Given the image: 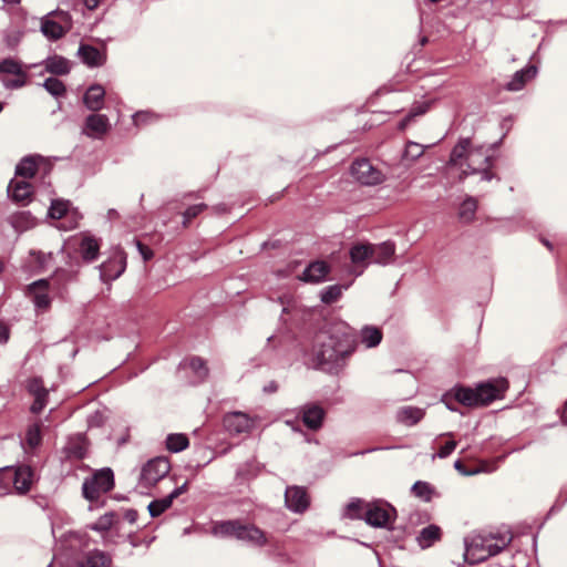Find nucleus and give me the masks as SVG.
<instances>
[{
    "mask_svg": "<svg viewBox=\"0 0 567 567\" xmlns=\"http://www.w3.org/2000/svg\"><path fill=\"white\" fill-rule=\"evenodd\" d=\"M353 329L344 322L330 324L316 337L315 355L320 365L343 362L357 349Z\"/></svg>",
    "mask_w": 567,
    "mask_h": 567,
    "instance_id": "f257e3e1",
    "label": "nucleus"
},
{
    "mask_svg": "<svg viewBox=\"0 0 567 567\" xmlns=\"http://www.w3.org/2000/svg\"><path fill=\"white\" fill-rule=\"evenodd\" d=\"M507 388L508 382L504 378L482 382L475 389L458 385L449 391L443 401L452 411H456L452 405L453 401L468 408L483 406L502 398Z\"/></svg>",
    "mask_w": 567,
    "mask_h": 567,
    "instance_id": "f03ea898",
    "label": "nucleus"
},
{
    "mask_svg": "<svg viewBox=\"0 0 567 567\" xmlns=\"http://www.w3.org/2000/svg\"><path fill=\"white\" fill-rule=\"evenodd\" d=\"M449 164L452 166H463L467 169L460 174V181H464L468 174H482V179L489 182L496 177L492 171L493 158L487 154L483 146L473 147L470 138L461 140L452 150Z\"/></svg>",
    "mask_w": 567,
    "mask_h": 567,
    "instance_id": "7ed1b4c3",
    "label": "nucleus"
},
{
    "mask_svg": "<svg viewBox=\"0 0 567 567\" xmlns=\"http://www.w3.org/2000/svg\"><path fill=\"white\" fill-rule=\"evenodd\" d=\"M213 534L221 537H235L258 547L267 544L264 530L254 524H245L239 519L216 523L213 527Z\"/></svg>",
    "mask_w": 567,
    "mask_h": 567,
    "instance_id": "20e7f679",
    "label": "nucleus"
},
{
    "mask_svg": "<svg viewBox=\"0 0 567 567\" xmlns=\"http://www.w3.org/2000/svg\"><path fill=\"white\" fill-rule=\"evenodd\" d=\"M113 487V471L109 467H105L95 471L92 477L84 481L82 493L85 499L94 502L97 501L102 494L110 492Z\"/></svg>",
    "mask_w": 567,
    "mask_h": 567,
    "instance_id": "39448f33",
    "label": "nucleus"
},
{
    "mask_svg": "<svg viewBox=\"0 0 567 567\" xmlns=\"http://www.w3.org/2000/svg\"><path fill=\"white\" fill-rule=\"evenodd\" d=\"M33 470L28 465L0 470V485L13 484L18 494H27L33 482Z\"/></svg>",
    "mask_w": 567,
    "mask_h": 567,
    "instance_id": "423d86ee",
    "label": "nucleus"
},
{
    "mask_svg": "<svg viewBox=\"0 0 567 567\" xmlns=\"http://www.w3.org/2000/svg\"><path fill=\"white\" fill-rule=\"evenodd\" d=\"M171 471V464L167 457H155L150 460L141 472V484L145 487H152Z\"/></svg>",
    "mask_w": 567,
    "mask_h": 567,
    "instance_id": "0eeeda50",
    "label": "nucleus"
},
{
    "mask_svg": "<svg viewBox=\"0 0 567 567\" xmlns=\"http://www.w3.org/2000/svg\"><path fill=\"white\" fill-rule=\"evenodd\" d=\"M395 515V508L388 503H373L367 507L364 520L370 526L385 528L393 523Z\"/></svg>",
    "mask_w": 567,
    "mask_h": 567,
    "instance_id": "6e6552de",
    "label": "nucleus"
},
{
    "mask_svg": "<svg viewBox=\"0 0 567 567\" xmlns=\"http://www.w3.org/2000/svg\"><path fill=\"white\" fill-rule=\"evenodd\" d=\"M351 175L362 185H378L384 181V174L367 158L357 159L352 163Z\"/></svg>",
    "mask_w": 567,
    "mask_h": 567,
    "instance_id": "1a4fd4ad",
    "label": "nucleus"
},
{
    "mask_svg": "<svg viewBox=\"0 0 567 567\" xmlns=\"http://www.w3.org/2000/svg\"><path fill=\"white\" fill-rule=\"evenodd\" d=\"M223 425L230 434L238 435L250 433L256 426V421L246 413L231 412L224 416Z\"/></svg>",
    "mask_w": 567,
    "mask_h": 567,
    "instance_id": "9d476101",
    "label": "nucleus"
},
{
    "mask_svg": "<svg viewBox=\"0 0 567 567\" xmlns=\"http://www.w3.org/2000/svg\"><path fill=\"white\" fill-rule=\"evenodd\" d=\"M298 415L307 429L318 431L326 419V410L319 403L312 402L302 405Z\"/></svg>",
    "mask_w": 567,
    "mask_h": 567,
    "instance_id": "9b49d317",
    "label": "nucleus"
},
{
    "mask_svg": "<svg viewBox=\"0 0 567 567\" xmlns=\"http://www.w3.org/2000/svg\"><path fill=\"white\" fill-rule=\"evenodd\" d=\"M0 73L16 76L12 80L2 79L6 87L18 89L25 84L27 73L23 71L21 62L16 59L7 58L0 61Z\"/></svg>",
    "mask_w": 567,
    "mask_h": 567,
    "instance_id": "f8f14e48",
    "label": "nucleus"
},
{
    "mask_svg": "<svg viewBox=\"0 0 567 567\" xmlns=\"http://www.w3.org/2000/svg\"><path fill=\"white\" fill-rule=\"evenodd\" d=\"M27 389L30 395L34 398L30 411L34 414H39L48 403L49 391L40 378L30 379L28 381Z\"/></svg>",
    "mask_w": 567,
    "mask_h": 567,
    "instance_id": "ddd939ff",
    "label": "nucleus"
},
{
    "mask_svg": "<svg viewBox=\"0 0 567 567\" xmlns=\"http://www.w3.org/2000/svg\"><path fill=\"white\" fill-rule=\"evenodd\" d=\"M188 491V482H185L182 486L176 487L169 495L164 498L154 499L148 504V512L152 517H158L165 511H167L174 499L178 498L182 494Z\"/></svg>",
    "mask_w": 567,
    "mask_h": 567,
    "instance_id": "4468645a",
    "label": "nucleus"
},
{
    "mask_svg": "<svg viewBox=\"0 0 567 567\" xmlns=\"http://www.w3.org/2000/svg\"><path fill=\"white\" fill-rule=\"evenodd\" d=\"M110 127L106 115L91 114L85 120L83 132L90 137L101 138L109 132Z\"/></svg>",
    "mask_w": 567,
    "mask_h": 567,
    "instance_id": "2eb2a0df",
    "label": "nucleus"
},
{
    "mask_svg": "<svg viewBox=\"0 0 567 567\" xmlns=\"http://www.w3.org/2000/svg\"><path fill=\"white\" fill-rule=\"evenodd\" d=\"M285 501L288 508L293 512H303L309 506V497L305 488L290 486L286 489Z\"/></svg>",
    "mask_w": 567,
    "mask_h": 567,
    "instance_id": "dca6fc26",
    "label": "nucleus"
},
{
    "mask_svg": "<svg viewBox=\"0 0 567 567\" xmlns=\"http://www.w3.org/2000/svg\"><path fill=\"white\" fill-rule=\"evenodd\" d=\"M111 563L110 555L99 549L86 551L76 559L78 567H110Z\"/></svg>",
    "mask_w": 567,
    "mask_h": 567,
    "instance_id": "f3484780",
    "label": "nucleus"
},
{
    "mask_svg": "<svg viewBox=\"0 0 567 567\" xmlns=\"http://www.w3.org/2000/svg\"><path fill=\"white\" fill-rule=\"evenodd\" d=\"M349 257L354 268L361 267V270L357 272V275H360L368 261H372V245L361 243L353 245L349 251Z\"/></svg>",
    "mask_w": 567,
    "mask_h": 567,
    "instance_id": "a211bd4d",
    "label": "nucleus"
},
{
    "mask_svg": "<svg viewBox=\"0 0 567 567\" xmlns=\"http://www.w3.org/2000/svg\"><path fill=\"white\" fill-rule=\"evenodd\" d=\"M8 193L14 203L27 205L32 195V186L25 181H11Z\"/></svg>",
    "mask_w": 567,
    "mask_h": 567,
    "instance_id": "6ab92c4d",
    "label": "nucleus"
},
{
    "mask_svg": "<svg viewBox=\"0 0 567 567\" xmlns=\"http://www.w3.org/2000/svg\"><path fill=\"white\" fill-rule=\"evenodd\" d=\"M126 264L123 258H111L100 267L101 279L106 282L118 278L125 270Z\"/></svg>",
    "mask_w": 567,
    "mask_h": 567,
    "instance_id": "aec40b11",
    "label": "nucleus"
},
{
    "mask_svg": "<svg viewBox=\"0 0 567 567\" xmlns=\"http://www.w3.org/2000/svg\"><path fill=\"white\" fill-rule=\"evenodd\" d=\"M49 281L40 279L29 286V293L32 296L33 301L38 308H49L51 300L48 296Z\"/></svg>",
    "mask_w": 567,
    "mask_h": 567,
    "instance_id": "412c9836",
    "label": "nucleus"
},
{
    "mask_svg": "<svg viewBox=\"0 0 567 567\" xmlns=\"http://www.w3.org/2000/svg\"><path fill=\"white\" fill-rule=\"evenodd\" d=\"M104 87L100 84H93L86 90L83 96V103L89 110L97 112L104 105Z\"/></svg>",
    "mask_w": 567,
    "mask_h": 567,
    "instance_id": "4be33fe9",
    "label": "nucleus"
},
{
    "mask_svg": "<svg viewBox=\"0 0 567 567\" xmlns=\"http://www.w3.org/2000/svg\"><path fill=\"white\" fill-rule=\"evenodd\" d=\"M329 272V266L324 261L311 262L305 270L302 280L307 282H319Z\"/></svg>",
    "mask_w": 567,
    "mask_h": 567,
    "instance_id": "5701e85b",
    "label": "nucleus"
},
{
    "mask_svg": "<svg viewBox=\"0 0 567 567\" xmlns=\"http://www.w3.org/2000/svg\"><path fill=\"white\" fill-rule=\"evenodd\" d=\"M536 74V68L530 65V66H527L526 69L524 70H520V71H517L512 81H509L506 85V89L508 91H519L522 90L526 82L529 81L530 79H533Z\"/></svg>",
    "mask_w": 567,
    "mask_h": 567,
    "instance_id": "b1692460",
    "label": "nucleus"
},
{
    "mask_svg": "<svg viewBox=\"0 0 567 567\" xmlns=\"http://www.w3.org/2000/svg\"><path fill=\"white\" fill-rule=\"evenodd\" d=\"M395 251L392 243L385 241L380 245H372V261L378 264H388Z\"/></svg>",
    "mask_w": 567,
    "mask_h": 567,
    "instance_id": "393cba45",
    "label": "nucleus"
},
{
    "mask_svg": "<svg viewBox=\"0 0 567 567\" xmlns=\"http://www.w3.org/2000/svg\"><path fill=\"white\" fill-rule=\"evenodd\" d=\"M424 416V411L414 406H404L398 411L396 419L400 423L411 426L420 422Z\"/></svg>",
    "mask_w": 567,
    "mask_h": 567,
    "instance_id": "a878e982",
    "label": "nucleus"
},
{
    "mask_svg": "<svg viewBox=\"0 0 567 567\" xmlns=\"http://www.w3.org/2000/svg\"><path fill=\"white\" fill-rule=\"evenodd\" d=\"M361 342L367 348H374L380 344L383 338L382 330L374 326H365L360 332Z\"/></svg>",
    "mask_w": 567,
    "mask_h": 567,
    "instance_id": "bb28decb",
    "label": "nucleus"
},
{
    "mask_svg": "<svg viewBox=\"0 0 567 567\" xmlns=\"http://www.w3.org/2000/svg\"><path fill=\"white\" fill-rule=\"evenodd\" d=\"M41 30L45 37L52 40H58L68 32L61 22H56L54 19L49 18L42 21Z\"/></svg>",
    "mask_w": 567,
    "mask_h": 567,
    "instance_id": "cd10ccee",
    "label": "nucleus"
},
{
    "mask_svg": "<svg viewBox=\"0 0 567 567\" xmlns=\"http://www.w3.org/2000/svg\"><path fill=\"white\" fill-rule=\"evenodd\" d=\"M80 55L84 63H86L90 66H99L103 64V55L94 47L82 44L79 49Z\"/></svg>",
    "mask_w": 567,
    "mask_h": 567,
    "instance_id": "c85d7f7f",
    "label": "nucleus"
},
{
    "mask_svg": "<svg viewBox=\"0 0 567 567\" xmlns=\"http://www.w3.org/2000/svg\"><path fill=\"white\" fill-rule=\"evenodd\" d=\"M441 528L436 525H430L423 528L417 537L420 546L422 548H427L432 546L435 542L441 539Z\"/></svg>",
    "mask_w": 567,
    "mask_h": 567,
    "instance_id": "c756f323",
    "label": "nucleus"
},
{
    "mask_svg": "<svg viewBox=\"0 0 567 567\" xmlns=\"http://www.w3.org/2000/svg\"><path fill=\"white\" fill-rule=\"evenodd\" d=\"M100 251V245L95 238L84 237L80 244V252L84 260L92 261L96 259Z\"/></svg>",
    "mask_w": 567,
    "mask_h": 567,
    "instance_id": "7c9ffc66",
    "label": "nucleus"
},
{
    "mask_svg": "<svg viewBox=\"0 0 567 567\" xmlns=\"http://www.w3.org/2000/svg\"><path fill=\"white\" fill-rule=\"evenodd\" d=\"M369 505L362 499L352 501L347 505L344 515L350 519H364V512Z\"/></svg>",
    "mask_w": 567,
    "mask_h": 567,
    "instance_id": "2f4dec72",
    "label": "nucleus"
},
{
    "mask_svg": "<svg viewBox=\"0 0 567 567\" xmlns=\"http://www.w3.org/2000/svg\"><path fill=\"white\" fill-rule=\"evenodd\" d=\"M38 172V165L32 157L23 158L16 168V175L32 178Z\"/></svg>",
    "mask_w": 567,
    "mask_h": 567,
    "instance_id": "473e14b6",
    "label": "nucleus"
},
{
    "mask_svg": "<svg viewBox=\"0 0 567 567\" xmlns=\"http://www.w3.org/2000/svg\"><path fill=\"white\" fill-rule=\"evenodd\" d=\"M477 209V200L473 197H467L460 207V218L465 221L470 223L474 219L475 213Z\"/></svg>",
    "mask_w": 567,
    "mask_h": 567,
    "instance_id": "72a5a7b5",
    "label": "nucleus"
},
{
    "mask_svg": "<svg viewBox=\"0 0 567 567\" xmlns=\"http://www.w3.org/2000/svg\"><path fill=\"white\" fill-rule=\"evenodd\" d=\"M189 445V440L185 434H169L166 440L167 450L171 452H181Z\"/></svg>",
    "mask_w": 567,
    "mask_h": 567,
    "instance_id": "f704fd0d",
    "label": "nucleus"
},
{
    "mask_svg": "<svg viewBox=\"0 0 567 567\" xmlns=\"http://www.w3.org/2000/svg\"><path fill=\"white\" fill-rule=\"evenodd\" d=\"M87 451V444L84 439H76L70 443L68 446V455L72 456L76 460H82L85 457Z\"/></svg>",
    "mask_w": 567,
    "mask_h": 567,
    "instance_id": "c9c22d12",
    "label": "nucleus"
},
{
    "mask_svg": "<svg viewBox=\"0 0 567 567\" xmlns=\"http://www.w3.org/2000/svg\"><path fill=\"white\" fill-rule=\"evenodd\" d=\"M47 70L56 75H64L70 72L68 60L63 58H53L48 61Z\"/></svg>",
    "mask_w": 567,
    "mask_h": 567,
    "instance_id": "e433bc0d",
    "label": "nucleus"
},
{
    "mask_svg": "<svg viewBox=\"0 0 567 567\" xmlns=\"http://www.w3.org/2000/svg\"><path fill=\"white\" fill-rule=\"evenodd\" d=\"M41 422H37L29 426L27 431V444L30 449L38 447L42 442V435H41Z\"/></svg>",
    "mask_w": 567,
    "mask_h": 567,
    "instance_id": "4c0bfd02",
    "label": "nucleus"
},
{
    "mask_svg": "<svg viewBox=\"0 0 567 567\" xmlns=\"http://www.w3.org/2000/svg\"><path fill=\"white\" fill-rule=\"evenodd\" d=\"M43 86L54 96H61L66 91L64 83L56 78H48L44 81Z\"/></svg>",
    "mask_w": 567,
    "mask_h": 567,
    "instance_id": "58836bf2",
    "label": "nucleus"
},
{
    "mask_svg": "<svg viewBox=\"0 0 567 567\" xmlns=\"http://www.w3.org/2000/svg\"><path fill=\"white\" fill-rule=\"evenodd\" d=\"M412 492L415 496H417L424 501H430L431 496L433 494V488L429 483L423 482V481H417L413 484Z\"/></svg>",
    "mask_w": 567,
    "mask_h": 567,
    "instance_id": "ea45409f",
    "label": "nucleus"
},
{
    "mask_svg": "<svg viewBox=\"0 0 567 567\" xmlns=\"http://www.w3.org/2000/svg\"><path fill=\"white\" fill-rule=\"evenodd\" d=\"M114 524V514L107 513L103 516H101L92 526L91 528L97 532H106L109 530Z\"/></svg>",
    "mask_w": 567,
    "mask_h": 567,
    "instance_id": "a19ab883",
    "label": "nucleus"
},
{
    "mask_svg": "<svg viewBox=\"0 0 567 567\" xmlns=\"http://www.w3.org/2000/svg\"><path fill=\"white\" fill-rule=\"evenodd\" d=\"M206 208H207L206 204H197V205H193V206L188 207L183 214L184 227H187L189 225V223L192 221V219L196 218Z\"/></svg>",
    "mask_w": 567,
    "mask_h": 567,
    "instance_id": "79ce46f5",
    "label": "nucleus"
},
{
    "mask_svg": "<svg viewBox=\"0 0 567 567\" xmlns=\"http://www.w3.org/2000/svg\"><path fill=\"white\" fill-rule=\"evenodd\" d=\"M68 203L63 200H53L49 215L53 219H61L68 213Z\"/></svg>",
    "mask_w": 567,
    "mask_h": 567,
    "instance_id": "37998d69",
    "label": "nucleus"
},
{
    "mask_svg": "<svg viewBox=\"0 0 567 567\" xmlns=\"http://www.w3.org/2000/svg\"><path fill=\"white\" fill-rule=\"evenodd\" d=\"M341 296V288L338 285L328 287L322 293H321V300L322 302L327 305H331L336 302Z\"/></svg>",
    "mask_w": 567,
    "mask_h": 567,
    "instance_id": "c03bdc74",
    "label": "nucleus"
},
{
    "mask_svg": "<svg viewBox=\"0 0 567 567\" xmlns=\"http://www.w3.org/2000/svg\"><path fill=\"white\" fill-rule=\"evenodd\" d=\"M189 367L194 372H196L202 378L208 374V368L206 367V362L199 357L192 358L189 360Z\"/></svg>",
    "mask_w": 567,
    "mask_h": 567,
    "instance_id": "a18cd8bd",
    "label": "nucleus"
},
{
    "mask_svg": "<svg viewBox=\"0 0 567 567\" xmlns=\"http://www.w3.org/2000/svg\"><path fill=\"white\" fill-rule=\"evenodd\" d=\"M157 120L155 114L150 112H137L133 116L134 124L136 126H143Z\"/></svg>",
    "mask_w": 567,
    "mask_h": 567,
    "instance_id": "49530a36",
    "label": "nucleus"
},
{
    "mask_svg": "<svg viewBox=\"0 0 567 567\" xmlns=\"http://www.w3.org/2000/svg\"><path fill=\"white\" fill-rule=\"evenodd\" d=\"M454 467H455V470H456L460 474H462V475H464V476L475 475V474H478V473H481V472H483V471H484V467H483V466H482V467H473V468H470V467H467V466L464 464V462H462L461 460L455 461V463H454Z\"/></svg>",
    "mask_w": 567,
    "mask_h": 567,
    "instance_id": "de8ad7c7",
    "label": "nucleus"
},
{
    "mask_svg": "<svg viewBox=\"0 0 567 567\" xmlns=\"http://www.w3.org/2000/svg\"><path fill=\"white\" fill-rule=\"evenodd\" d=\"M423 152L422 145L417 143H409L405 147L404 156L406 158L415 159L419 158Z\"/></svg>",
    "mask_w": 567,
    "mask_h": 567,
    "instance_id": "09e8293b",
    "label": "nucleus"
},
{
    "mask_svg": "<svg viewBox=\"0 0 567 567\" xmlns=\"http://www.w3.org/2000/svg\"><path fill=\"white\" fill-rule=\"evenodd\" d=\"M427 111V105H417L413 107L410 113L406 115V117L402 121L401 125L405 126L408 125L415 116L423 115Z\"/></svg>",
    "mask_w": 567,
    "mask_h": 567,
    "instance_id": "8fccbe9b",
    "label": "nucleus"
},
{
    "mask_svg": "<svg viewBox=\"0 0 567 567\" xmlns=\"http://www.w3.org/2000/svg\"><path fill=\"white\" fill-rule=\"evenodd\" d=\"M457 443L454 440H451L446 442L444 445H442L437 452V456L440 458L447 457L456 447Z\"/></svg>",
    "mask_w": 567,
    "mask_h": 567,
    "instance_id": "3c124183",
    "label": "nucleus"
},
{
    "mask_svg": "<svg viewBox=\"0 0 567 567\" xmlns=\"http://www.w3.org/2000/svg\"><path fill=\"white\" fill-rule=\"evenodd\" d=\"M52 16L55 18V21L61 22L68 31L71 29L72 20L68 12L59 11L54 12Z\"/></svg>",
    "mask_w": 567,
    "mask_h": 567,
    "instance_id": "603ef678",
    "label": "nucleus"
},
{
    "mask_svg": "<svg viewBox=\"0 0 567 567\" xmlns=\"http://www.w3.org/2000/svg\"><path fill=\"white\" fill-rule=\"evenodd\" d=\"M136 246H137L140 254L143 257L144 261H148L153 258V256H154L153 250L148 246H146L145 244H143L140 240L136 241Z\"/></svg>",
    "mask_w": 567,
    "mask_h": 567,
    "instance_id": "864d4df0",
    "label": "nucleus"
},
{
    "mask_svg": "<svg viewBox=\"0 0 567 567\" xmlns=\"http://www.w3.org/2000/svg\"><path fill=\"white\" fill-rule=\"evenodd\" d=\"M508 540H505V538H502V545L498 544H491L487 546L488 555H496L503 550V548L508 544Z\"/></svg>",
    "mask_w": 567,
    "mask_h": 567,
    "instance_id": "5fc2aeb1",
    "label": "nucleus"
},
{
    "mask_svg": "<svg viewBox=\"0 0 567 567\" xmlns=\"http://www.w3.org/2000/svg\"><path fill=\"white\" fill-rule=\"evenodd\" d=\"M31 255L35 257L37 262L41 267H44L47 264V260L51 258V255L47 256L45 254H43L41 251H38V252L32 251Z\"/></svg>",
    "mask_w": 567,
    "mask_h": 567,
    "instance_id": "6e6d98bb",
    "label": "nucleus"
},
{
    "mask_svg": "<svg viewBox=\"0 0 567 567\" xmlns=\"http://www.w3.org/2000/svg\"><path fill=\"white\" fill-rule=\"evenodd\" d=\"M9 339V329L4 323L0 322V343L7 342Z\"/></svg>",
    "mask_w": 567,
    "mask_h": 567,
    "instance_id": "4d7b16f0",
    "label": "nucleus"
},
{
    "mask_svg": "<svg viewBox=\"0 0 567 567\" xmlns=\"http://www.w3.org/2000/svg\"><path fill=\"white\" fill-rule=\"evenodd\" d=\"M278 385L275 382H271L269 386H266L265 390L268 392H275L277 391Z\"/></svg>",
    "mask_w": 567,
    "mask_h": 567,
    "instance_id": "13d9d810",
    "label": "nucleus"
},
{
    "mask_svg": "<svg viewBox=\"0 0 567 567\" xmlns=\"http://www.w3.org/2000/svg\"><path fill=\"white\" fill-rule=\"evenodd\" d=\"M3 1L7 3H10V4H16V3L20 2V0H3Z\"/></svg>",
    "mask_w": 567,
    "mask_h": 567,
    "instance_id": "bf43d9fd",
    "label": "nucleus"
},
{
    "mask_svg": "<svg viewBox=\"0 0 567 567\" xmlns=\"http://www.w3.org/2000/svg\"><path fill=\"white\" fill-rule=\"evenodd\" d=\"M135 515H136V513H133V515H130V513H128L126 517H127L131 522H134V519H135Z\"/></svg>",
    "mask_w": 567,
    "mask_h": 567,
    "instance_id": "052dcab7",
    "label": "nucleus"
},
{
    "mask_svg": "<svg viewBox=\"0 0 567 567\" xmlns=\"http://www.w3.org/2000/svg\"><path fill=\"white\" fill-rule=\"evenodd\" d=\"M427 43V38L426 37H423L421 39V45H425Z\"/></svg>",
    "mask_w": 567,
    "mask_h": 567,
    "instance_id": "680f3d73",
    "label": "nucleus"
},
{
    "mask_svg": "<svg viewBox=\"0 0 567 567\" xmlns=\"http://www.w3.org/2000/svg\"><path fill=\"white\" fill-rule=\"evenodd\" d=\"M4 269V264L3 261L0 259V274L3 271Z\"/></svg>",
    "mask_w": 567,
    "mask_h": 567,
    "instance_id": "e2e57ef3",
    "label": "nucleus"
},
{
    "mask_svg": "<svg viewBox=\"0 0 567 567\" xmlns=\"http://www.w3.org/2000/svg\"><path fill=\"white\" fill-rule=\"evenodd\" d=\"M2 109H3V107H2V103L0 102V112L2 111Z\"/></svg>",
    "mask_w": 567,
    "mask_h": 567,
    "instance_id": "0e129e2a",
    "label": "nucleus"
},
{
    "mask_svg": "<svg viewBox=\"0 0 567 567\" xmlns=\"http://www.w3.org/2000/svg\"><path fill=\"white\" fill-rule=\"evenodd\" d=\"M565 409L567 410V401H566V404H565Z\"/></svg>",
    "mask_w": 567,
    "mask_h": 567,
    "instance_id": "69168bd1",
    "label": "nucleus"
}]
</instances>
